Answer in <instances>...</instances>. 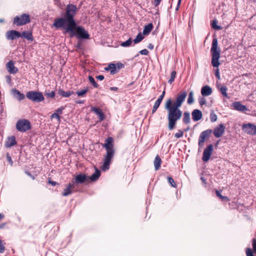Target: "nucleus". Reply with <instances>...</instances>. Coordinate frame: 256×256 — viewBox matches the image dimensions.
<instances>
[{
	"mask_svg": "<svg viewBox=\"0 0 256 256\" xmlns=\"http://www.w3.org/2000/svg\"><path fill=\"white\" fill-rule=\"evenodd\" d=\"M26 174L28 176H30V178H32L33 180L34 179V176H33L30 172H26Z\"/></svg>",
	"mask_w": 256,
	"mask_h": 256,
	"instance_id": "nucleus-59",
	"label": "nucleus"
},
{
	"mask_svg": "<svg viewBox=\"0 0 256 256\" xmlns=\"http://www.w3.org/2000/svg\"><path fill=\"white\" fill-rule=\"evenodd\" d=\"M6 223H2L0 224V228H3L5 226H6Z\"/></svg>",
	"mask_w": 256,
	"mask_h": 256,
	"instance_id": "nucleus-62",
	"label": "nucleus"
},
{
	"mask_svg": "<svg viewBox=\"0 0 256 256\" xmlns=\"http://www.w3.org/2000/svg\"><path fill=\"white\" fill-rule=\"evenodd\" d=\"M164 108L168 110V128L170 130H172L177 121L180 119L182 112L179 108L172 106L170 98L166 100Z\"/></svg>",
	"mask_w": 256,
	"mask_h": 256,
	"instance_id": "nucleus-2",
	"label": "nucleus"
},
{
	"mask_svg": "<svg viewBox=\"0 0 256 256\" xmlns=\"http://www.w3.org/2000/svg\"><path fill=\"white\" fill-rule=\"evenodd\" d=\"M216 86L218 88L220 89L222 94L224 96V86L219 83L218 81L216 82Z\"/></svg>",
	"mask_w": 256,
	"mask_h": 256,
	"instance_id": "nucleus-41",
	"label": "nucleus"
},
{
	"mask_svg": "<svg viewBox=\"0 0 256 256\" xmlns=\"http://www.w3.org/2000/svg\"><path fill=\"white\" fill-rule=\"evenodd\" d=\"M6 159L11 165L12 164V158L8 154H6Z\"/></svg>",
	"mask_w": 256,
	"mask_h": 256,
	"instance_id": "nucleus-54",
	"label": "nucleus"
},
{
	"mask_svg": "<svg viewBox=\"0 0 256 256\" xmlns=\"http://www.w3.org/2000/svg\"><path fill=\"white\" fill-rule=\"evenodd\" d=\"M58 94L59 95H60L63 97L68 98L73 94V92H72V91L64 92L62 89L59 88L58 90Z\"/></svg>",
	"mask_w": 256,
	"mask_h": 256,
	"instance_id": "nucleus-27",
	"label": "nucleus"
},
{
	"mask_svg": "<svg viewBox=\"0 0 256 256\" xmlns=\"http://www.w3.org/2000/svg\"><path fill=\"white\" fill-rule=\"evenodd\" d=\"M16 144V137L14 136H12L7 138L4 145L6 148H10Z\"/></svg>",
	"mask_w": 256,
	"mask_h": 256,
	"instance_id": "nucleus-21",
	"label": "nucleus"
},
{
	"mask_svg": "<svg viewBox=\"0 0 256 256\" xmlns=\"http://www.w3.org/2000/svg\"><path fill=\"white\" fill-rule=\"evenodd\" d=\"M217 24L218 21L216 20H213L212 22V27L215 30H220L221 28L217 25Z\"/></svg>",
	"mask_w": 256,
	"mask_h": 256,
	"instance_id": "nucleus-39",
	"label": "nucleus"
},
{
	"mask_svg": "<svg viewBox=\"0 0 256 256\" xmlns=\"http://www.w3.org/2000/svg\"><path fill=\"white\" fill-rule=\"evenodd\" d=\"M234 108L236 110L244 112L248 110V108L244 105H242L240 102H235L232 104Z\"/></svg>",
	"mask_w": 256,
	"mask_h": 256,
	"instance_id": "nucleus-16",
	"label": "nucleus"
},
{
	"mask_svg": "<svg viewBox=\"0 0 256 256\" xmlns=\"http://www.w3.org/2000/svg\"><path fill=\"white\" fill-rule=\"evenodd\" d=\"M16 128L19 132H25L31 128L30 123L26 119L20 120L16 124Z\"/></svg>",
	"mask_w": 256,
	"mask_h": 256,
	"instance_id": "nucleus-7",
	"label": "nucleus"
},
{
	"mask_svg": "<svg viewBox=\"0 0 256 256\" xmlns=\"http://www.w3.org/2000/svg\"><path fill=\"white\" fill-rule=\"evenodd\" d=\"M88 88H86L80 91H77L76 92V94L78 96H84V94L88 92Z\"/></svg>",
	"mask_w": 256,
	"mask_h": 256,
	"instance_id": "nucleus-37",
	"label": "nucleus"
},
{
	"mask_svg": "<svg viewBox=\"0 0 256 256\" xmlns=\"http://www.w3.org/2000/svg\"><path fill=\"white\" fill-rule=\"evenodd\" d=\"M5 247L2 243V241L0 240V253H3L4 251Z\"/></svg>",
	"mask_w": 256,
	"mask_h": 256,
	"instance_id": "nucleus-49",
	"label": "nucleus"
},
{
	"mask_svg": "<svg viewBox=\"0 0 256 256\" xmlns=\"http://www.w3.org/2000/svg\"><path fill=\"white\" fill-rule=\"evenodd\" d=\"M153 25L152 23L145 26L143 30V34L146 35L150 33L153 28Z\"/></svg>",
	"mask_w": 256,
	"mask_h": 256,
	"instance_id": "nucleus-32",
	"label": "nucleus"
},
{
	"mask_svg": "<svg viewBox=\"0 0 256 256\" xmlns=\"http://www.w3.org/2000/svg\"><path fill=\"white\" fill-rule=\"evenodd\" d=\"M222 190H216V194L217 197L219 198L222 200H224V196H222Z\"/></svg>",
	"mask_w": 256,
	"mask_h": 256,
	"instance_id": "nucleus-42",
	"label": "nucleus"
},
{
	"mask_svg": "<svg viewBox=\"0 0 256 256\" xmlns=\"http://www.w3.org/2000/svg\"><path fill=\"white\" fill-rule=\"evenodd\" d=\"M113 138L112 137H108L105 140V143L102 145L106 150L114 148Z\"/></svg>",
	"mask_w": 256,
	"mask_h": 256,
	"instance_id": "nucleus-22",
	"label": "nucleus"
},
{
	"mask_svg": "<svg viewBox=\"0 0 256 256\" xmlns=\"http://www.w3.org/2000/svg\"><path fill=\"white\" fill-rule=\"evenodd\" d=\"M46 95L48 97L52 98L55 96V92L54 91H52L50 92L46 93Z\"/></svg>",
	"mask_w": 256,
	"mask_h": 256,
	"instance_id": "nucleus-47",
	"label": "nucleus"
},
{
	"mask_svg": "<svg viewBox=\"0 0 256 256\" xmlns=\"http://www.w3.org/2000/svg\"><path fill=\"white\" fill-rule=\"evenodd\" d=\"M164 96H162L160 95L158 98L157 99V100L156 101L158 102H160L161 104L163 98H164Z\"/></svg>",
	"mask_w": 256,
	"mask_h": 256,
	"instance_id": "nucleus-57",
	"label": "nucleus"
},
{
	"mask_svg": "<svg viewBox=\"0 0 256 256\" xmlns=\"http://www.w3.org/2000/svg\"><path fill=\"white\" fill-rule=\"evenodd\" d=\"M132 43V40L131 38H130L124 42L121 43L120 46L122 47H128L130 46Z\"/></svg>",
	"mask_w": 256,
	"mask_h": 256,
	"instance_id": "nucleus-35",
	"label": "nucleus"
},
{
	"mask_svg": "<svg viewBox=\"0 0 256 256\" xmlns=\"http://www.w3.org/2000/svg\"><path fill=\"white\" fill-rule=\"evenodd\" d=\"M182 122L185 124H188L190 122V116L189 112H185L183 114Z\"/></svg>",
	"mask_w": 256,
	"mask_h": 256,
	"instance_id": "nucleus-31",
	"label": "nucleus"
},
{
	"mask_svg": "<svg viewBox=\"0 0 256 256\" xmlns=\"http://www.w3.org/2000/svg\"><path fill=\"white\" fill-rule=\"evenodd\" d=\"M162 160L158 155H157L154 160V168L156 170L160 169L161 166Z\"/></svg>",
	"mask_w": 256,
	"mask_h": 256,
	"instance_id": "nucleus-30",
	"label": "nucleus"
},
{
	"mask_svg": "<svg viewBox=\"0 0 256 256\" xmlns=\"http://www.w3.org/2000/svg\"><path fill=\"white\" fill-rule=\"evenodd\" d=\"M176 76V72L175 71H172L170 74V78L168 81V83L171 84L174 81Z\"/></svg>",
	"mask_w": 256,
	"mask_h": 256,
	"instance_id": "nucleus-40",
	"label": "nucleus"
},
{
	"mask_svg": "<svg viewBox=\"0 0 256 256\" xmlns=\"http://www.w3.org/2000/svg\"><path fill=\"white\" fill-rule=\"evenodd\" d=\"M106 150V154L104 156V159L110 160L112 161V158L114 157V149H110V150Z\"/></svg>",
	"mask_w": 256,
	"mask_h": 256,
	"instance_id": "nucleus-29",
	"label": "nucleus"
},
{
	"mask_svg": "<svg viewBox=\"0 0 256 256\" xmlns=\"http://www.w3.org/2000/svg\"><path fill=\"white\" fill-rule=\"evenodd\" d=\"M64 109V107L63 106H62L60 107V108L57 109L56 110V113L58 114V115L60 114H62V110Z\"/></svg>",
	"mask_w": 256,
	"mask_h": 256,
	"instance_id": "nucleus-52",
	"label": "nucleus"
},
{
	"mask_svg": "<svg viewBox=\"0 0 256 256\" xmlns=\"http://www.w3.org/2000/svg\"><path fill=\"white\" fill-rule=\"evenodd\" d=\"M86 178L87 176L85 174H80L77 175L74 178L72 179V182L76 187L78 184L84 183Z\"/></svg>",
	"mask_w": 256,
	"mask_h": 256,
	"instance_id": "nucleus-14",
	"label": "nucleus"
},
{
	"mask_svg": "<svg viewBox=\"0 0 256 256\" xmlns=\"http://www.w3.org/2000/svg\"><path fill=\"white\" fill-rule=\"evenodd\" d=\"M116 69L120 70L122 68H124V66L122 63H118L116 64Z\"/></svg>",
	"mask_w": 256,
	"mask_h": 256,
	"instance_id": "nucleus-53",
	"label": "nucleus"
},
{
	"mask_svg": "<svg viewBox=\"0 0 256 256\" xmlns=\"http://www.w3.org/2000/svg\"><path fill=\"white\" fill-rule=\"evenodd\" d=\"M252 246L253 250L250 248H247L246 250V256H254V254H256V239L253 238L252 240Z\"/></svg>",
	"mask_w": 256,
	"mask_h": 256,
	"instance_id": "nucleus-18",
	"label": "nucleus"
},
{
	"mask_svg": "<svg viewBox=\"0 0 256 256\" xmlns=\"http://www.w3.org/2000/svg\"><path fill=\"white\" fill-rule=\"evenodd\" d=\"M162 0H154V4L155 7L158 6Z\"/></svg>",
	"mask_w": 256,
	"mask_h": 256,
	"instance_id": "nucleus-55",
	"label": "nucleus"
},
{
	"mask_svg": "<svg viewBox=\"0 0 256 256\" xmlns=\"http://www.w3.org/2000/svg\"><path fill=\"white\" fill-rule=\"evenodd\" d=\"M14 97L17 100L20 101L25 98V96L16 88H12L11 91Z\"/></svg>",
	"mask_w": 256,
	"mask_h": 256,
	"instance_id": "nucleus-17",
	"label": "nucleus"
},
{
	"mask_svg": "<svg viewBox=\"0 0 256 256\" xmlns=\"http://www.w3.org/2000/svg\"><path fill=\"white\" fill-rule=\"evenodd\" d=\"M213 150V146L209 144L204 150L203 152L202 160L204 162H207L211 156Z\"/></svg>",
	"mask_w": 256,
	"mask_h": 256,
	"instance_id": "nucleus-12",
	"label": "nucleus"
},
{
	"mask_svg": "<svg viewBox=\"0 0 256 256\" xmlns=\"http://www.w3.org/2000/svg\"><path fill=\"white\" fill-rule=\"evenodd\" d=\"M51 118H56L58 120H60V117L58 115V114L56 113V112H54V114H52V115H51Z\"/></svg>",
	"mask_w": 256,
	"mask_h": 256,
	"instance_id": "nucleus-48",
	"label": "nucleus"
},
{
	"mask_svg": "<svg viewBox=\"0 0 256 256\" xmlns=\"http://www.w3.org/2000/svg\"><path fill=\"white\" fill-rule=\"evenodd\" d=\"M92 110L96 115H98L100 121H102L104 119V118H105L104 114L100 108L94 107L92 108Z\"/></svg>",
	"mask_w": 256,
	"mask_h": 256,
	"instance_id": "nucleus-23",
	"label": "nucleus"
},
{
	"mask_svg": "<svg viewBox=\"0 0 256 256\" xmlns=\"http://www.w3.org/2000/svg\"><path fill=\"white\" fill-rule=\"evenodd\" d=\"M100 176V172L98 168H96L95 172L90 176V179L92 182L96 181Z\"/></svg>",
	"mask_w": 256,
	"mask_h": 256,
	"instance_id": "nucleus-28",
	"label": "nucleus"
},
{
	"mask_svg": "<svg viewBox=\"0 0 256 256\" xmlns=\"http://www.w3.org/2000/svg\"><path fill=\"white\" fill-rule=\"evenodd\" d=\"M76 11V6L71 4H68L66 7V15L64 17L55 19L53 26L56 28H63L64 30L66 28L67 31H72V28L76 25L74 16Z\"/></svg>",
	"mask_w": 256,
	"mask_h": 256,
	"instance_id": "nucleus-1",
	"label": "nucleus"
},
{
	"mask_svg": "<svg viewBox=\"0 0 256 256\" xmlns=\"http://www.w3.org/2000/svg\"><path fill=\"white\" fill-rule=\"evenodd\" d=\"M212 93V89L208 86L202 87L201 94L203 96H208Z\"/></svg>",
	"mask_w": 256,
	"mask_h": 256,
	"instance_id": "nucleus-24",
	"label": "nucleus"
},
{
	"mask_svg": "<svg viewBox=\"0 0 256 256\" xmlns=\"http://www.w3.org/2000/svg\"><path fill=\"white\" fill-rule=\"evenodd\" d=\"M76 47L78 49H80V50L82 49V42L80 41L78 42L76 46Z\"/></svg>",
	"mask_w": 256,
	"mask_h": 256,
	"instance_id": "nucleus-56",
	"label": "nucleus"
},
{
	"mask_svg": "<svg viewBox=\"0 0 256 256\" xmlns=\"http://www.w3.org/2000/svg\"><path fill=\"white\" fill-rule=\"evenodd\" d=\"M105 70L107 71L110 70V74H114L117 72L116 66L114 64H110L108 66L105 68Z\"/></svg>",
	"mask_w": 256,
	"mask_h": 256,
	"instance_id": "nucleus-26",
	"label": "nucleus"
},
{
	"mask_svg": "<svg viewBox=\"0 0 256 256\" xmlns=\"http://www.w3.org/2000/svg\"><path fill=\"white\" fill-rule=\"evenodd\" d=\"M48 183L51 184L52 186H54L56 184V182L54 181H52L50 180H48Z\"/></svg>",
	"mask_w": 256,
	"mask_h": 256,
	"instance_id": "nucleus-60",
	"label": "nucleus"
},
{
	"mask_svg": "<svg viewBox=\"0 0 256 256\" xmlns=\"http://www.w3.org/2000/svg\"><path fill=\"white\" fill-rule=\"evenodd\" d=\"M242 128L245 133L248 134L256 135V126L254 124H244L242 125Z\"/></svg>",
	"mask_w": 256,
	"mask_h": 256,
	"instance_id": "nucleus-8",
	"label": "nucleus"
},
{
	"mask_svg": "<svg viewBox=\"0 0 256 256\" xmlns=\"http://www.w3.org/2000/svg\"><path fill=\"white\" fill-rule=\"evenodd\" d=\"M186 96L187 93L186 91L181 92L180 94L176 98V101L172 104V106L180 108L185 100Z\"/></svg>",
	"mask_w": 256,
	"mask_h": 256,
	"instance_id": "nucleus-9",
	"label": "nucleus"
},
{
	"mask_svg": "<svg viewBox=\"0 0 256 256\" xmlns=\"http://www.w3.org/2000/svg\"><path fill=\"white\" fill-rule=\"evenodd\" d=\"M184 135V132L182 130H178V132L175 134L174 136L176 138H180Z\"/></svg>",
	"mask_w": 256,
	"mask_h": 256,
	"instance_id": "nucleus-46",
	"label": "nucleus"
},
{
	"mask_svg": "<svg viewBox=\"0 0 256 256\" xmlns=\"http://www.w3.org/2000/svg\"><path fill=\"white\" fill-rule=\"evenodd\" d=\"M210 119L211 122H214L217 120V116L216 115L214 114V112H212L210 115Z\"/></svg>",
	"mask_w": 256,
	"mask_h": 256,
	"instance_id": "nucleus-45",
	"label": "nucleus"
},
{
	"mask_svg": "<svg viewBox=\"0 0 256 256\" xmlns=\"http://www.w3.org/2000/svg\"><path fill=\"white\" fill-rule=\"evenodd\" d=\"M139 53L142 55H148V51L146 49H144L139 52Z\"/></svg>",
	"mask_w": 256,
	"mask_h": 256,
	"instance_id": "nucleus-51",
	"label": "nucleus"
},
{
	"mask_svg": "<svg viewBox=\"0 0 256 256\" xmlns=\"http://www.w3.org/2000/svg\"><path fill=\"white\" fill-rule=\"evenodd\" d=\"M21 36V34L16 30H11L6 32V38L8 40H14Z\"/></svg>",
	"mask_w": 256,
	"mask_h": 256,
	"instance_id": "nucleus-13",
	"label": "nucleus"
},
{
	"mask_svg": "<svg viewBox=\"0 0 256 256\" xmlns=\"http://www.w3.org/2000/svg\"><path fill=\"white\" fill-rule=\"evenodd\" d=\"M168 182L169 184L171 185L174 188L176 187V184H175V182L172 178L169 176L168 178Z\"/></svg>",
	"mask_w": 256,
	"mask_h": 256,
	"instance_id": "nucleus-44",
	"label": "nucleus"
},
{
	"mask_svg": "<svg viewBox=\"0 0 256 256\" xmlns=\"http://www.w3.org/2000/svg\"><path fill=\"white\" fill-rule=\"evenodd\" d=\"M30 17L28 14H23L20 16H16L14 18V24L17 26H23L30 22Z\"/></svg>",
	"mask_w": 256,
	"mask_h": 256,
	"instance_id": "nucleus-6",
	"label": "nucleus"
},
{
	"mask_svg": "<svg viewBox=\"0 0 256 256\" xmlns=\"http://www.w3.org/2000/svg\"><path fill=\"white\" fill-rule=\"evenodd\" d=\"M144 36L142 35L140 33L138 34L136 38L134 40V44L138 43L141 42L144 39Z\"/></svg>",
	"mask_w": 256,
	"mask_h": 256,
	"instance_id": "nucleus-38",
	"label": "nucleus"
},
{
	"mask_svg": "<svg viewBox=\"0 0 256 256\" xmlns=\"http://www.w3.org/2000/svg\"><path fill=\"white\" fill-rule=\"evenodd\" d=\"M64 33H68L70 34V38H72L76 36L79 39H89L90 34L82 26L76 24L72 28V31H67L66 28H64Z\"/></svg>",
	"mask_w": 256,
	"mask_h": 256,
	"instance_id": "nucleus-4",
	"label": "nucleus"
},
{
	"mask_svg": "<svg viewBox=\"0 0 256 256\" xmlns=\"http://www.w3.org/2000/svg\"><path fill=\"white\" fill-rule=\"evenodd\" d=\"M198 102L200 104L201 106L204 104L206 102V99L204 98H200L198 100Z\"/></svg>",
	"mask_w": 256,
	"mask_h": 256,
	"instance_id": "nucleus-50",
	"label": "nucleus"
},
{
	"mask_svg": "<svg viewBox=\"0 0 256 256\" xmlns=\"http://www.w3.org/2000/svg\"><path fill=\"white\" fill-rule=\"evenodd\" d=\"M192 118L194 121L197 122L200 120L202 116V112L198 109L194 110L192 112Z\"/></svg>",
	"mask_w": 256,
	"mask_h": 256,
	"instance_id": "nucleus-20",
	"label": "nucleus"
},
{
	"mask_svg": "<svg viewBox=\"0 0 256 256\" xmlns=\"http://www.w3.org/2000/svg\"><path fill=\"white\" fill-rule=\"evenodd\" d=\"M210 52L212 55V64L214 67L218 68L220 65V50L218 46V40L214 37L212 40ZM215 76L218 80H220L219 69L217 68L215 71Z\"/></svg>",
	"mask_w": 256,
	"mask_h": 256,
	"instance_id": "nucleus-3",
	"label": "nucleus"
},
{
	"mask_svg": "<svg viewBox=\"0 0 256 256\" xmlns=\"http://www.w3.org/2000/svg\"><path fill=\"white\" fill-rule=\"evenodd\" d=\"M6 68L10 74H14L18 72V68L14 66L12 60H10L7 62Z\"/></svg>",
	"mask_w": 256,
	"mask_h": 256,
	"instance_id": "nucleus-15",
	"label": "nucleus"
},
{
	"mask_svg": "<svg viewBox=\"0 0 256 256\" xmlns=\"http://www.w3.org/2000/svg\"><path fill=\"white\" fill-rule=\"evenodd\" d=\"M212 132V130L209 129L201 132L198 138V146L202 148L204 146V142L209 137Z\"/></svg>",
	"mask_w": 256,
	"mask_h": 256,
	"instance_id": "nucleus-10",
	"label": "nucleus"
},
{
	"mask_svg": "<svg viewBox=\"0 0 256 256\" xmlns=\"http://www.w3.org/2000/svg\"><path fill=\"white\" fill-rule=\"evenodd\" d=\"M194 102V92L192 91H191L188 94L187 102L188 104H191Z\"/></svg>",
	"mask_w": 256,
	"mask_h": 256,
	"instance_id": "nucleus-34",
	"label": "nucleus"
},
{
	"mask_svg": "<svg viewBox=\"0 0 256 256\" xmlns=\"http://www.w3.org/2000/svg\"><path fill=\"white\" fill-rule=\"evenodd\" d=\"M160 104V103L158 102L157 101H156L152 110V114H154L156 112L157 109L158 108Z\"/></svg>",
	"mask_w": 256,
	"mask_h": 256,
	"instance_id": "nucleus-43",
	"label": "nucleus"
},
{
	"mask_svg": "<svg viewBox=\"0 0 256 256\" xmlns=\"http://www.w3.org/2000/svg\"><path fill=\"white\" fill-rule=\"evenodd\" d=\"M110 160L104 159L102 166L101 167V169L102 170L106 171L108 170L110 168Z\"/></svg>",
	"mask_w": 256,
	"mask_h": 256,
	"instance_id": "nucleus-33",
	"label": "nucleus"
},
{
	"mask_svg": "<svg viewBox=\"0 0 256 256\" xmlns=\"http://www.w3.org/2000/svg\"><path fill=\"white\" fill-rule=\"evenodd\" d=\"M88 80H89L90 82L92 84V86L94 88H98V85L96 82L95 81L94 78L92 76H88Z\"/></svg>",
	"mask_w": 256,
	"mask_h": 256,
	"instance_id": "nucleus-36",
	"label": "nucleus"
},
{
	"mask_svg": "<svg viewBox=\"0 0 256 256\" xmlns=\"http://www.w3.org/2000/svg\"><path fill=\"white\" fill-rule=\"evenodd\" d=\"M201 180H202V182L204 184H206V180L204 178V177H201L200 178Z\"/></svg>",
	"mask_w": 256,
	"mask_h": 256,
	"instance_id": "nucleus-64",
	"label": "nucleus"
},
{
	"mask_svg": "<svg viewBox=\"0 0 256 256\" xmlns=\"http://www.w3.org/2000/svg\"><path fill=\"white\" fill-rule=\"evenodd\" d=\"M96 78L100 80H102L104 79V76L103 75H98L96 76Z\"/></svg>",
	"mask_w": 256,
	"mask_h": 256,
	"instance_id": "nucleus-58",
	"label": "nucleus"
},
{
	"mask_svg": "<svg viewBox=\"0 0 256 256\" xmlns=\"http://www.w3.org/2000/svg\"><path fill=\"white\" fill-rule=\"evenodd\" d=\"M76 191V188L72 182L68 184L64 189L62 196H66Z\"/></svg>",
	"mask_w": 256,
	"mask_h": 256,
	"instance_id": "nucleus-11",
	"label": "nucleus"
},
{
	"mask_svg": "<svg viewBox=\"0 0 256 256\" xmlns=\"http://www.w3.org/2000/svg\"><path fill=\"white\" fill-rule=\"evenodd\" d=\"M20 37H22V38H24L30 41L33 40V36H32V32H29V31L23 32L21 34Z\"/></svg>",
	"mask_w": 256,
	"mask_h": 256,
	"instance_id": "nucleus-25",
	"label": "nucleus"
},
{
	"mask_svg": "<svg viewBox=\"0 0 256 256\" xmlns=\"http://www.w3.org/2000/svg\"><path fill=\"white\" fill-rule=\"evenodd\" d=\"M26 96L28 100L34 102H40L44 99L42 92L38 91H29L26 93Z\"/></svg>",
	"mask_w": 256,
	"mask_h": 256,
	"instance_id": "nucleus-5",
	"label": "nucleus"
},
{
	"mask_svg": "<svg viewBox=\"0 0 256 256\" xmlns=\"http://www.w3.org/2000/svg\"><path fill=\"white\" fill-rule=\"evenodd\" d=\"M224 132V125L222 124L216 127L214 130V134L216 138H220Z\"/></svg>",
	"mask_w": 256,
	"mask_h": 256,
	"instance_id": "nucleus-19",
	"label": "nucleus"
},
{
	"mask_svg": "<svg viewBox=\"0 0 256 256\" xmlns=\"http://www.w3.org/2000/svg\"><path fill=\"white\" fill-rule=\"evenodd\" d=\"M148 48L150 50H152L154 48V46L152 44H150L148 46Z\"/></svg>",
	"mask_w": 256,
	"mask_h": 256,
	"instance_id": "nucleus-61",
	"label": "nucleus"
},
{
	"mask_svg": "<svg viewBox=\"0 0 256 256\" xmlns=\"http://www.w3.org/2000/svg\"><path fill=\"white\" fill-rule=\"evenodd\" d=\"M110 90H118V88L116 87H110Z\"/></svg>",
	"mask_w": 256,
	"mask_h": 256,
	"instance_id": "nucleus-63",
	"label": "nucleus"
}]
</instances>
